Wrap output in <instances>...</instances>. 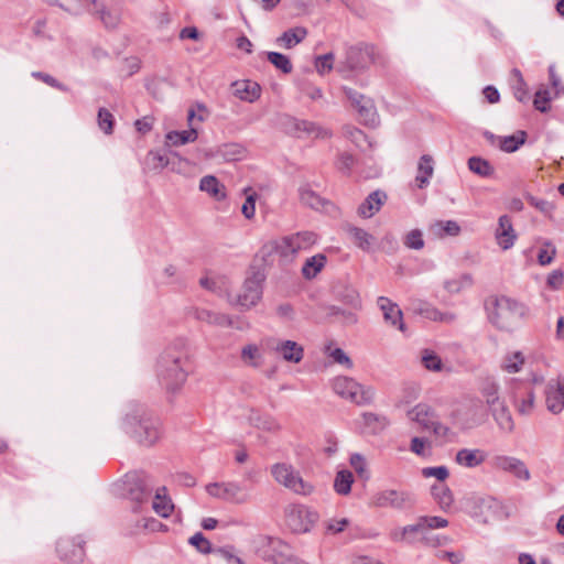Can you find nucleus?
Segmentation results:
<instances>
[{"instance_id": "37998d69", "label": "nucleus", "mask_w": 564, "mask_h": 564, "mask_svg": "<svg viewBox=\"0 0 564 564\" xmlns=\"http://www.w3.org/2000/svg\"><path fill=\"white\" fill-rule=\"evenodd\" d=\"M267 58L276 69L284 74H290L293 69L290 58L282 53L268 52Z\"/></svg>"}, {"instance_id": "052dcab7", "label": "nucleus", "mask_w": 564, "mask_h": 564, "mask_svg": "<svg viewBox=\"0 0 564 564\" xmlns=\"http://www.w3.org/2000/svg\"><path fill=\"white\" fill-rule=\"evenodd\" d=\"M422 475L425 478L435 477L442 482L448 477L449 471L446 466L425 467L422 469Z\"/></svg>"}, {"instance_id": "ea45409f", "label": "nucleus", "mask_w": 564, "mask_h": 564, "mask_svg": "<svg viewBox=\"0 0 564 564\" xmlns=\"http://www.w3.org/2000/svg\"><path fill=\"white\" fill-rule=\"evenodd\" d=\"M299 194L301 202L313 209H319L327 203L307 185L301 186Z\"/></svg>"}, {"instance_id": "f704fd0d", "label": "nucleus", "mask_w": 564, "mask_h": 564, "mask_svg": "<svg viewBox=\"0 0 564 564\" xmlns=\"http://www.w3.org/2000/svg\"><path fill=\"white\" fill-rule=\"evenodd\" d=\"M431 494L442 510H447L454 502L451 489L443 482H437L431 487Z\"/></svg>"}, {"instance_id": "c85d7f7f", "label": "nucleus", "mask_w": 564, "mask_h": 564, "mask_svg": "<svg viewBox=\"0 0 564 564\" xmlns=\"http://www.w3.org/2000/svg\"><path fill=\"white\" fill-rule=\"evenodd\" d=\"M307 29L304 26H295L284 31L278 39L276 43L288 50L294 47L307 36Z\"/></svg>"}, {"instance_id": "6e6552de", "label": "nucleus", "mask_w": 564, "mask_h": 564, "mask_svg": "<svg viewBox=\"0 0 564 564\" xmlns=\"http://www.w3.org/2000/svg\"><path fill=\"white\" fill-rule=\"evenodd\" d=\"M416 499L409 490L383 489L371 497V503L377 508L409 510L415 506Z\"/></svg>"}, {"instance_id": "b1692460", "label": "nucleus", "mask_w": 564, "mask_h": 564, "mask_svg": "<svg viewBox=\"0 0 564 564\" xmlns=\"http://www.w3.org/2000/svg\"><path fill=\"white\" fill-rule=\"evenodd\" d=\"M278 352L285 361L297 364L303 359L304 349L303 347L293 340H282L274 347Z\"/></svg>"}, {"instance_id": "c756f323", "label": "nucleus", "mask_w": 564, "mask_h": 564, "mask_svg": "<svg viewBox=\"0 0 564 564\" xmlns=\"http://www.w3.org/2000/svg\"><path fill=\"white\" fill-rule=\"evenodd\" d=\"M293 126L296 132H303L316 139H327L332 135L329 130L308 120H294Z\"/></svg>"}, {"instance_id": "603ef678", "label": "nucleus", "mask_w": 564, "mask_h": 564, "mask_svg": "<svg viewBox=\"0 0 564 564\" xmlns=\"http://www.w3.org/2000/svg\"><path fill=\"white\" fill-rule=\"evenodd\" d=\"M214 553L224 558L227 564H246L245 561L236 554V549L232 545L217 547Z\"/></svg>"}, {"instance_id": "7c9ffc66", "label": "nucleus", "mask_w": 564, "mask_h": 564, "mask_svg": "<svg viewBox=\"0 0 564 564\" xmlns=\"http://www.w3.org/2000/svg\"><path fill=\"white\" fill-rule=\"evenodd\" d=\"M490 412L501 431L507 433L513 431L514 423L508 406L505 404V401L499 403V405L491 408Z\"/></svg>"}, {"instance_id": "49530a36", "label": "nucleus", "mask_w": 564, "mask_h": 564, "mask_svg": "<svg viewBox=\"0 0 564 564\" xmlns=\"http://www.w3.org/2000/svg\"><path fill=\"white\" fill-rule=\"evenodd\" d=\"M147 163L152 170L161 171L169 165L170 161L161 151L151 150L147 155Z\"/></svg>"}, {"instance_id": "680f3d73", "label": "nucleus", "mask_w": 564, "mask_h": 564, "mask_svg": "<svg viewBox=\"0 0 564 564\" xmlns=\"http://www.w3.org/2000/svg\"><path fill=\"white\" fill-rule=\"evenodd\" d=\"M550 93L547 90H538L534 96V108L541 112H546L550 109Z\"/></svg>"}, {"instance_id": "8fccbe9b", "label": "nucleus", "mask_w": 564, "mask_h": 564, "mask_svg": "<svg viewBox=\"0 0 564 564\" xmlns=\"http://www.w3.org/2000/svg\"><path fill=\"white\" fill-rule=\"evenodd\" d=\"M97 121L100 130H102L104 133L111 134L113 132L115 118L108 109L100 108L98 110Z\"/></svg>"}, {"instance_id": "9b49d317", "label": "nucleus", "mask_w": 564, "mask_h": 564, "mask_svg": "<svg viewBox=\"0 0 564 564\" xmlns=\"http://www.w3.org/2000/svg\"><path fill=\"white\" fill-rule=\"evenodd\" d=\"M318 520L317 512L303 505H290L285 508L286 525L294 533L308 532Z\"/></svg>"}, {"instance_id": "a878e982", "label": "nucleus", "mask_w": 564, "mask_h": 564, "mask_svg": "<svg viewBox=\"0 0 564 564\" xmlns=\"http://www.w3.org/2000/svg\"><path fill=\"white\" fill-rule=\"evenodd\" d=\"M152 509L162 518H169L172 514L174 505L167 496L166 487H160L155 490Z\"/></svg>"}, {"instance_id": "58836bf2", "label": "nucleus", "mask_w": 564, "mask_h": 564, "mask_svg": "<svg viewBox=\"0 0 564 564\" xmlns=\"http://www.w3.org/2000/svg\"><path fill=\"white\" fill-rule=\"evenodd\" d=\"M527 140V133L524 131H518L516 134L499 137V148L501 151L507 153L516 152Z\"/></svg>"}, {"instance_id": "de8ad7c7", "label": "nucleus", "mask_w": 564, "mask_h": 564, "mask_svg": "<svg viewBox=\"0 0 564 564\" xmlns=\"http://www.w3.org/2000/svg\"><path fill=\"white\" fill-rule=\"evenodd\" d=\"M245 193H249L246 197L245 203L241 206V213L247 219H252L256 215V202L258 194L250 187L243 189Z\"/></svg>"}, {"instance_id": "f8f14e48", "label": "nucleus", "mask_w": 564, "mask_h": 564, "mask_svg": "<svg viewBox=\"0 0 564 564\" xmlns=\"http://www.w3.org/2000/svg\"><path fill=\"white\" fill-rule=\"evenodd\" d=\"M411 420L421 425L423 430L432 431L435 436L446 437L449 429L444 425L435 412L429 404L419 403L410 412Z\"/></svg>"}, {"instance_id": "393cba45", "label": "nucleus", "mask_w": 564, "mask_h": 564, "mask_svg": "<svg viewBox=\"0 0 564 564\" xmlns=\"http://www.w3.org/2000/svg\"><path fill=\"white\" fill-rule=\"evenodd\" d=\"M486 460V453L479 448H462L456 453L455 462L467 468L480 466Z\"/></svg>"}, {"instance_id": "09e8293b", "label": "nucleus", "mask_w": 564, "mask_h": 564, "mask_svg": "<svg viewBox=\"0 0 564 564\" xmlns=\"http://www.w3.org/2000/svg\"><path fill=\"white\" fill-rule=\"evenodd\" d=\"M188 543L193 545L199 553L209 554L214 553L215 549H213L212 543L208 539L204 536L202 532H197L192 535L188 540Z\"/></svg>"}, {"instance_id": "0e129e2a", "label": "nucleus", "mask_w": 564, "mask_h": 564, "mask_svg": "<svg viewBox=\"0 0 564 564\" xmlns=\"http://www.w3.org/2000/svg\"><path fill=\"white\" fill-rule=\"evenodd\" d=\"M355 165V158L347 152L340 153L337 160V169L345 173L349 174Z\"/></svg>"}, {"instance_id": "6e6d98bb", "label": "nucleus", "mask_w": 564, "mask_h": 564, "mask_svg": "<svg viewBox=\"0 0 564 564\" xmlns=\"http://www.w3.org/2000/svg\"><path fill=\"white\" fill-rule=\"evenodd\" d=\"M404 245L409 249L421 250L424 247L422 231L419 229L411 230L404 238Z\"/></svg>"}, {"instance_id": "bf43d9fd", "label": "nucleus", "mask_w": 564, "mask_h": 564, "mask_svg": "<svg viewBox=\"0 0 564 564\" xmlns=\"http://www.w3.org/2000/svg\"><path fill=\"white\" fill-rule=\"evenodd\" d=\"M333 63L334 54L327 53L315 58V68L321 75H324L333 69Z\"/></svg>"}, {"instance_id": "6ab92c4d", "label": "nucleus", "mask_w": 564, "mask_h": 564, "mask_svg": "<svg viewBox=\"0 0 564 564\" xmlns=\"http://www.w3.org/2000/svg\"><path fill=\"white\" fill-rule=\"evenodd\" d=\"M494 465L496 468L510 473L521 480L527 481L531 477V474L525 464L521 459L516 457L497 456L494 460Z\"/></svg>"}, {"instance_id": "5fc2aeb1", "label": "nucleus", "mask_w": 564, "mask_h": 564, "mask_svg": "<svg viewBox=\"0 0 564 564\" xmlns=\"http://www.w3.org/2000/svg\"><path fill=\"white\" fill-rule=\"evenodd\" d=\"M416 520H419L424 528H427L433 532L434 529H442L448 525V521L445 518L437 516H421Z\"/></svg>"}, {"instance_id": "2f4dec72", "label": "nucleus", "mask_w": 564, "mask_h": 564, "mask_svg": "<svg viewBox=\"0 0 564 564\" xmlns=\"http://www.w3.org/2000/svg\"><path fill=\"white\" fill-rule=\"evenodd\" d=\"M347 234L352 242L364 251H370L376 240L371 234L355 226H349Z\"/></svg>"}, {"instance_id": "f257e3e1", "label": "nucleus", "mask_w": 564, "mask_h": 564, "mask_svg": "<svg viewBox=\"0 0 564 564\" xmlns=\"http://www.w3.org/2000/svg\"><path fill=\"white\" fill-rule=\"evenodd\" d=\"M189 370V350L183 339L167 346L158 359L156 376L167 391L178 390L185 383Z\"/></svg>"}, {"instance_id": "c03bdc74", "label": "nucleus", "mask_w": 564, "mask_h": 564, "mask_svg": "<svg viewBox=\"0 0 564 564\" xmlns=\"http://www.w3.org/2000/svg\"><path fill=\"white\" fill-rule=\"evenodd\" d=\"M556 247L552 241L544 239L542 240V248L538 252V262L540 265L545 267L553 262L556 256Z\"/></svg>"}, {"instance_id": "9d476101", "label": "nucleus", "mask_w": 564, "mask_h": 564, "mask_svg": "<svg viewBox=\"0 0 564 564\" xmlns=\"http://www.w3.org/2000/svg\"><path fill=\"white\" fill-rule=\"evenodd\" d=\"M317 242L314 231L305 230L283 237L275 247L276 252L283 258H293L300 251L311 249Z\"/></svg>"}, {"instance_id": "72a5a7b5", "label": "nucleus", "mask_w": 564, "mask_h": 564, "mask_svg": "<svg viewBox=\"0 0 564 564\" xmlns=\"http://www.w3.org/2000/svg\"><path fill=\"white\" fill-rule=\"evenodd\" d=\"M235 96L241 100L252 102L260 97L261 88L257 83H235Z\"/></svg>"}, {"instance_id": "13d9d810", "label": "nucleus", "mask_w": 564, "mask_h": 564, "mask_svg": "<svg viewBox=\"0 0 564 564\" xmlns=\"http://www.w3.org/2000/svg\"><path fill=\"white\" fill-rule=\"evenodd\" d=\"M31 76L37 80L45 83L46 85L56 88L61 91H68V87L64 84L59 83L56 78L51 76L50 74L43 72H32Z\"/></svg>"}, {"instance_id": "423d86ee", "label": "nucleus", "mask_w": 564, "mask_h": 564, "mask_svg": "<svg viewBox=\"0 0 564 564\" xmlns=\"http://www.w3.org/2000/svg\"><path fill=\"white\" fill-rule=\"evenodd\" d=\"M271 474L276 482L297 495L307 496L314 490V486L305 481L300 473L290 464H274L271 467Z\"/></svg>"}, {"instance_id": "20e7f679", "label": "nucleus", "mask_w": 564, "mask_h": 564, "mask_svg": "<svg viewBox=\"0 0 564 564\" xmlns=\"http://www.w3.org/2000/svg\"><path fill=\"white\" fill-rule=\"evenodd\" d=\"M422 524L419 520L414 523L398 527L389 532V539L394 543L416 544L421 543L427 547H440L451 543V538L435 534Z\"/></svg>"}, {"instance_id": "2eb2a0df", "label": "nucleus", "mask_w": 564, "mask_h": 564, "mask_svg": "<svg viewBox=\"0 0 564 564\" xmlns=\"http://www.w3.org/2000/svg\"><path fill=\"white\" fill-rule=\"evenodd\" d=\"M86 541L83 536L62 538L57 541L56 552L61 561L66 564H80L86 557Z\"/></svg>"}, {"instance_id": "f3484780", "label": "nucleus", "mask_w": 564, "mask_h": 564, "mask_svg": "<svg viewBox=\"0 0 564 564\" xmlns=\"http://www.w3.org/2000/svg\"><path fill=\"white\" fill-rule=\"evenodd\" d=\"M82 6L83 12L87 11L90 14H97L107 29H116L120 23L121 17L117 10H106L96 0H84Z\"/></svg>"}, {"instance_id": "3c124183", "label": "nucleus", "mask_w": 564, "mask_h": 564, "mask_svg": "<svg viewBox=\"0 0 564 564\" xmlns=\"http://www.w3.org/2000/svg\"><path fill=\"white\" fill-rule=\"evenodd\" d=\"M524 364V357L522 352L516 351L505 358L503 369L509 373H517L521 370Z\"/></svg>"}, {"instance_id": "412c9836", "label": "nucleus", "mask_w": 564, "mask_h": 564, "mask_svg": "<svg viewBox=\"0 0 564 564\" xmlns=\"http://www.w3.org/2000/svg\"><path fill=\"white\" fill-rule=\"evenodd\" d=\"M387 200V194L377 189L371 192L358 207V215L362 218H371L383 206Z\"/></svg>"}, {"instance_id": "0eeeda50", "label": "nucleus", "mask_w": 564, "mask_h": 564, "mask_svg": "<svg viewBox=\"0 0 564 564\" xmlns=\"http://www.w3.org/2000/svg\"><path fill=\"white\" fill-rule=\"evenodd\" d=\"M334 392L357 405L369 404L373 399V391L358 383L349 377H337L333 380Z\"/></svg>"}, {"instance_id": "774afa93", "label": "nucleus", "mask_w": 564, "mask_h": 564, "mask_svg": "<svg viewBox=\"0 0 564 564\" xmlns=\"http://www.w3.org/2000/svg\"><path fill=\"white\" fill-rule=\"evenodd\" d=\"M330 357L333 358V360L335 362H337L339 365H344L347 368H351L352 367L351 359L347 356V354L341 348H335L330 352Z\"/></svg>"}, {"instance_id": "39448f33", "label": "nucleus", "mask_w": 564, "mask_h": 564, "mask_svg": "<svg viewBox=\"0 0 564 564\" xmlns=\"http://www.w3.org/2000/svg\"><path fill=\"white\" fill-rule=\"evenodd\" d=\"M121 495L134 503L133 511L138 512L147 503L153 491L150 476L142 471L127 473L120 484Z\"/></svg>"}, {"instance_id": "c9c22d12", "label": "nucleus", "mask_w": 564, "mask_h": 564, "mask_svg": "<svg viewBox=\"0 0 564 564\" xmlns=\"http://www.w3.org/2000/svg\"><path fill=\"white\" fill-rule=\"evenodd\" d=\"M467 165L470 172L480 177H491L495 174V167L481 156H470Z\"/></svg>"}, {"instance_id": "a18cd8bd", "label": "nucleus", "mask_w": 564, "mask_h": 564, "mask_svg": "<svg viewBox=\"0 0 564 564\" xmlns=\"http://www.w3.org/2000/svg\"><path fill=\"white\" fill-rule=\"evenodd\" d=\"M358 113L365 124L371 127L378 124V115L371 100L365 101L364 106L359 107Z\"/></svg>"}, {"instance_id": "ddd939ff", "label": "nucleus", "mask_w": 564, "mask_h": 564, "mask_svg": "<svg viewBox=\"0 0 564 564\" xmlns=\"http://www.w3.org/2000/svg\"><path fill=\"white\" fill-rule=\"evenodd\" d=\"M264 276L261 272H253L251 276L243 282L241 291L237 294L235 302L231 304L239 305L243 310L254 306L262 297V282Z\"/></svg>"}, {"instance_id": "4d7b16f0", "label": "nucleus", "mask_w": 564, "mask_h": 564, "mask_svg": "<svg viewBox=\"0 0 564 564\" xmlns=\"http://www.w3.org/2000/svg\"><path fill=\"white\" fill-rule=\"evenodd\" d=\"M422 362L431 371H441L443 367L442 359L435 352L429 350L424 351Z\"/></svg>"}, {"instance_id": "7ed1b4c3", "label": "nucleus", "mask_w": 564, "mask_h": 564, "mask_svg": "<svg viewBox=\"0 0 564 564\" xmlns=\"http://www.w3.org/2000/svg\"><path fill=\"white\" fill-rule=\"evenodd\" d=\"M530 315L529 307L517 300L508 296H499L494 301V310L488 317L490 323L500 330L511 332L520 321L527 319Z\"/></svg>"}, {"instance_id": "4be33fe9", "label": "nucleus", "mask_w": 564, "mask_h": 564, "mask_svg": "<svg viewBox=\"0 0 564 564\" xmlns=\"http://www.w3.org/2000/svg\"><path fill=\"white\" fill-rule=\"evenodd\" d=\"M269 552L265 555V560L273 564H288L294 560V555L291 554V547L280 539L269 540Z\"/></svg>"}, {"instance_id": "4468645a", "label": "nucleus", "mask_w": 564, "mask_h": 564, "mask_svg": "<svg viewBox=\"0 0 564 564\" xmlns=\"http://www.w3.org/2000/svg\"><path fill=\"white\" fill-rule=\"evenodd\" d=\"M206 491L214 498L239 505L247 502L250 498L247 490L235 481L208 484Z\"/></svg>"}, {"instance_id": "4c0bfd02", "label": "nucleus", "mask_w": 564, "mask_h": 564, "mask_svg": "<svg viewBox=\"0 0 564 564\" xmlns=\"http://www.w3.org/2000/svg\"><path fill=\"white\" fill-rule=\"evenodd\" d=\"M480 393L485 399L489 410L499 405L503 400L499 397V386L492 380H486L480 387Z\"/></svg>"}, {"instance_id": "a19ab883", "label": "nucleus", "mask_w": 564, "mask_h": 564, "mask_svg": "<svg viewBox=\"0 0 564 564\" xmlns=\"http://www.w3.org/2000/svg\"><path fill=\"white\" fill-rule=\"evenodd\" d=\"M352 482V473L347 469L340 470L336 474L334 489L338 495L346 496L350 492Z\"/></svg>"}, {"instance_id": "e433bc0d", "label": "nucleus", "mask_w": 564, "mask_h": 564, "mask_svg": "<svg viewBox=\"0 0 564 564\" xmlns=\"http://www.w3.org/2000/svg\"><path fill=\"white\" fill-rule=\"evenodd\" d=\"M165 138L170 145L180 147L196 141L198 132L194 128L182 131H170L166 133Z\"/></svg>"}, {"instance_id": "473e14b6", "label": "nucleus", "mask_w": 564, "mask_h": 564, "mask_svg": "<svg viewBox=\"0 0 564 564\" xmlns=\"http://www.w3.org/2000/svg\"><path fill=\"white\" fill-rule=\"evenodd\" d=\"M327 258L323 253H317L307 258L302 267V274L305 279H314L325 267Z\"/></svg>"}, {"instance_id": "5701e85b", "label": "nucleus", "mask_w": 564, "mask_h": 564, "mask_svg": "<svg viewBox=\"0 0 564 564\" xmlns=\"http://www.w3.org/2000/svg\"><path fill=\"white\" fill-rule=\"evenodd\" d=\"M192 315L195 319L219 327H231L232 319L227 314H221L203 307H194Z\"/></svg>"}, {"instance_id": "69168bd1", "label": "nucleus", "mask_w": 564, "mask_h": 564, "mask_svg": "<svg viewBox=\"0 0 564 564\" xmlns=\"http://www.w3.org/2000/svg\"><path fill=\"white\" fill-rule=\"evenodd\" d=\"M564 282V273L562 270H553L546 279V284L552 290H558L562 288Z\"/></svg>"}, {"instance_id": "1a4fd4ad", "label": "nucleus", "mask_w": 564, "mask_h": 564, "mask_svg": "<svg viewBox=\"0 0 564 564\" xmlns=\"http://www.w3.org/2000/svg\"><path fill=\"white\" fill-rule=\"evenodd\" d=\"M345 63L351 70H365L372 64L382 63V56L373 45L359 43L348 47Z\"/></svg>"}, {"instance_id": "338daca9", "label": "nucleus", "mask_w": 564, "mask_h": 564, "mask_svg": "<svg viewBox=\"0 0 564 564\" xmlns=\"http://www.w3.org/2000/svg\"><path fill=\"white\" fill-rule=\"evenodd\" d=\"M436 557L443 561H448L452 564H460L464 560V555L460 552L453 551H440L436 553Z\"/></svg>"}, {"instance_id": "bb28decb", "label": "nucleus", "mask_w": 564, "mask_h": 564, "mask_svg": "<svg viewBox=\"0 0 564 564\" xmlns=\"http://www.w3.org/2000/svg\"><path fill=\"white\" fill-rule=\"evenodd\" d=\"M199 189L207 193L214 199L220 202L227 197L226 187L214 175H206L200 178Z\"/></svg>"}, {"instance_id": "e2e57ef3", "label": "nucleus", "mask_w": 564, "mask_h": 564, "mask_svg": "<svg viewBox=\"0 0 564 564\" xmlns=\"http://www.w3.org/2000/svg\"><path fill=\"white\" fill-rule=\"evenodd\" d=\"M527 200L531 206L535 207L545 215H549L554 210V205L545 199L528 195Z\"/></svg>"}, {"instance_id": "f03ea898", "label": "nucleus", "mask_w": 564, "mask_h": 564, "mask_svg": "<svg viewBox=\"0 0 564 564\" xmlns=\"http://www.w3.org/2000/svg\"><path fill=\"white\" fill-rule=\"evenodd\" d=\"M122 429L143 446H152L161 435L159 421L139 406L126 414Z\"/></svg>"}, {"instance_id": "79ce46f5", "label": "nucleus", "mask_w": 564, "mask_h": 564, "mask_svg": "<svg viewBox=\"0 0 564 564\" xmlns=\"http://www.w3.org/2000/svg\"><path fill=\"white\" fill-rule=\"evenodd\" d=\"M431 230L443 237V236H458L460 227L455 220H438L431 225Z\"/></svg>"}, {"instance_id": "864d4df0", "label": "nucleus", "mask_w": 564, "mask_h": 564, "mask_svg": "<svg viewBox=\"0 0 564 564\" xmlns=\"http://www.w3.org/2000/svg\"><path fill=\"white\" fill-rule=\"evenodd\" d=\"M44 1L50 4H56L70 14L76 15V14H80L83 12L82 3L84 0H44Z\"/></svg>"}, {"instance_id": "aec40b11", "label": "nucleus", "mask_w": 564, "mask_h": 564, "mask_svg": "<svg viewBox=\"0 0 564 564\" xmlns=\"http://www.w3.org/2000/svg\"><path fill=\"white\" fill-rule=\"evenodd\" d=\"M497 243L503 249L508 250L513 247L517 240V234L513 229L511 218L508 215H502L498 220V228L495 232Z\"/></svg>"}, {"instance_id": "cd10ccee", "label": "nucleus", "mask_w": 564, "mask_h": 564, "mask_svg": "<svg viewBox=\"0 0 564 564\" xmlns=\"http://www.w3.org/2000/svg\"><path fill=\"white\" fill-rule=\"evenodd\" d=\"M433 158L429 154H423L420 158L417 164V173L415 176V182L419 188H424L429 185L430 178L434 173Z\"/></svg>"}, {"instance_id": "dca6fc26", "label": "nucleus", "mask_w": 564, "mask_h": 564, "mask_svg": "<svg viewBox=\"0 0 564 564\" xmlns=\"http://www.w3.org/2000/svg\"><path fill=\"white\" fill-rule=\"evenodd\" d=\"M545 404L550 412L557 414L564 409V381L551 379L545 387Z\"/></svg>"}, {"instance_id": "a211bd4d", "label": "nucleus", "mask_w": 564, "mask_h": 564, "mask_svg": "<svg viewBox=\"0 0 564 564\" xmlns=\"http://www.w3.org/2000/svg\"><path fill=\"white\" fill-rule=\"evenodd\" d=\"M377 303L382 312L386 323L401 332H404L405 325L402 319L403 314L399 305L386 296H379Z\"/></svg>"}]
</instances>
